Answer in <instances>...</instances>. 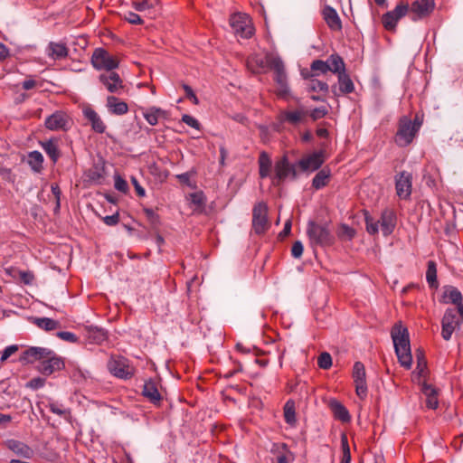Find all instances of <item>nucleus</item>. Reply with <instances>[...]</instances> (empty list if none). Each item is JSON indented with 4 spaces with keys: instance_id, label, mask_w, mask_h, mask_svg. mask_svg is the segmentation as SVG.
I'll return each mask as SVG.
<instances>
[{
    "instance_id": "nucleus-20",
    "label": "nucleus",
    "mask_w": 463,
    "mask_h": 463,
    "mask_svg": "<svg viewBox=\"0 0 463 463\" xmlns=\"http://www.w3.org/2000/svg\"><path fill=\"white\" fill-rule=\"evenodd\" d=\"M5 447L10 449L14 454H15L18 457L31 459L34 456L33 449L29 447L27 444L16 440V439H7L5 442Z\"/></svg>"
},
{
    "instance_id": "nucleus-5",
    "label": "nucleus",
    "mask_w": 463,
    "mask_h": 463,
    "mask_svg": "<svg viewBox=\"0 0 463 463\" xmlns=\"http://www.w3.org/2000/svg\"><path fill=\"white\" fill-rule=\"evenodd\" d=\"M107 367L113 376L123 380L130 379L135 373V369L128 359L118 354L110 355Z\"/></svg>"
},
{
    "instance_id": "nucleus-60",
    "label": "nucleus",
    "mask_w": 463,
    "mask_h": 463,
    "mask_svg": "<svg viewBox=\"0 0 463 463\" xmlns=\"http://www.w3.org/2000/svg\"><path fill=\"white\" fill-rule=\"evenodd\" d=\"M192 203L196 206H202L204 203V196L202 193H194L190 194Z\"/></svg>"
},
{
    "instance_id": "nucleus-1",
    "label": "nucleus",
    "mask_w": 463,
    "mask_h": 463,
    "mask_svg": "<svg viewBox=\"0 0 463 463\" xmlns=\"http://www.w3.org/2000/svg\"><path fill=\"white\" fill-rule=\"evenodd\" d=\"M22 360L33 364L39 362L38 370L44 375L61 371L64 368V362L54 351L45 347H30L23 353Z\"/></svg>"
},
{
    "instance_id": "nucleus-61",
    "label": "nucleus",
    "mask_w": 463,
    "mask_h": 463,
    "mask_svg": "<svg viewBox=\"0 0 463 463\" xmlns=\"http://www.w3.org/2000/svg\"><path fill=\"white\" fill-rule=\"evenodd\" d=\"M183 88L184 90L186 98L189 99L190 100H192V102L194 104L197 105L199 103V100H198L196 95L194 94L193 89L186 84H184L183 86Z\"/></svg>"
},
{
    "instance_id": "nucleus-54",
    "label": "nucleus",
    "mask_w": 463,
    "mask_h": 463,
    "mask_svg": "<svg viewBox=\"0 0 463 463\" xmlns=\"http://www.w3.org/2000/svg\"><path fill=\"white\" fill-rule=\"evenodd\" d=\"M182 121L193 128L200 129L201 125L199 121L190 115H183Z\"/></svg>"
},
{
    "instance_id": "nucleus-38",
    "label": "nucleus",
    "mask_w": 463,
    "mask_h": 463,
    "mask_svg": "<svg viewBox=\"0 0 463 463\" xmlns=\"http://www.w3.org/2000/svg\"><path fill=\"white\" fill-rule=\"evenodd\" d=\"M43 156L39 151L30 152L28 155V164L32 169L39 173L43 168Z\"/></svg>"
},
{
    "instance_id": "nucleus-48",
    "label": "nucleus",
    "mask_w": 463,
    "mask_h": 463,
    "mask_svg": "<svg viewBox=\"0 0 463 463\" xmlns=\"http://www.w3.org/2000/svg\"><path fill=\"white\" fill-rule=\"evenodd\" d=\"M48 408L52 413L59 416H65L68 413L67 410L64 409L61 404H59L55 402H49Z\"/></svg>"
},
{
    "instance_id": "nucleus-44",
    "label": "nucleus",
    "mask_w": 463,
    "mask_h": 463,
    "mask_svg": "<svg viewBox=\"0 0 463 463\" xmlns=\"http://www.w3.org/2000/svg\"><path fill=\"white\" fill-rule=\"evenodd\" d=\"M317 364L322 369H329L332 366L331 355L326 352L322 353L317 358Z\"/></svg>"
},
{
    "instance_id": "nucleus-40",
    "label": "nucleus",
    "mask_w": 463,
    "mask_h": 463,
    "mask_svg": "<svg viewBox=\"0 0 463 463\" xmlns=\"http://www.w3.org/2000/svg\"><path fill=\"white\" fill-rule=\"evenodd\" d=\"M311 74L310 77H316L319 74H325L329 71L330 68L326 61L315 60L310 65Z\"/></svg>"
},
{
    "instance_id": "nucleus-47",
    "label": "nucleus",
    "mask_w": 463,
    "mask_h": 463,
    "mask_svg": "<svg viewBox=\"0 0 463 463\" xmlns=\"http://www.w3.org/2000/svg\"><path fill=\"white\" fill-rule=\"evenodd\" d=\"M327 112L328 111L326 108L322 106L312 109L310 112H308V115L314 121H316L317 119L324 118L327 114Z\"/></svg>"
},
{
    "instance_id": "nucleus-33",
    "label": "nucleus",
    "mask_w": 463,
    "mask_h": 463,
    "mask_svg": "<svg viewBox=\"0 0 463 463\" xmlns=\"http://www.w3.org/2000/svg\"><path fill=\"white\" fill-rule=\"evenodd\" d=\"M42 147L53 163L58 161L61 153L55 140L50 139L42 143Z\"/></svg>"
},
{
    "instance_id": "nucleus-52",
    "label": "nucleus",
    "mask_w": 463,
    "mask_h": 463,
    "mask_svg": "<svg viewBox=\"0 0 463 463\" xmlns=\"http://www.w3.org/2000/svg\"><path fill=\"white\" fill-rule=\"evenodd\" d=\"M18 350V346L16 345H12L5 348L0 356V362H5L12 354H14Z\"/></svg>"
},
{
    "instance_id": "nucleus-16",
    "label": "nucleus",
    "mask_w": 463,
    "mask_h": 463,
    "mask_svg": "<svg viewBox=\"0 0 463 463\" xmlns=\"http://www.w3.org/2000/svg\"><path fill=\"white\" fill-rule=\"evenodd\" d=\"M325 162V156L323 151H316L304 157L298 162V166L301 171H316Z\"/></svg>"
},
{
    "instance_id": "nucleus-6",
    "label": "nucleus",
    "mask_w": 463,
    "mask_h": 463,
    "mask_svg": "<svg viewBox=\"0 0 463 463\" xmlns=\"http://www.w3.org/2000/svg\"><path fill=\"white\" fill-rule=\"evenodd\" d=\"M307 234L312 244L331 246L335 241L334 235L326 224H318L315 222H309L307 224Z\"/></svg>"
},
{
    "instance_id": "nucleus-39",
    "label": "nucleus",
    "mask_w": 463,
    "mask_h": 463,
    "mask_svg": "<svg viewBox=\"0 0 463 463\" xmlns=\"http://www.w3.org/2000/svg\"><path fill=\"white\" fill-rule=\"evenodd\" d=\"M426 279L429 283V286L433 288H437L439 286L437 280V267L436 263L433 260H430L428 262V268L426 271Z\"/></svg>"
},
{
    "instance_id": "nucleus-35",
    "label": "nucleus",
    "mask_w": 463,
    "mask_h": 463,
    "mask_svg": "<svg viewBox=\"0 0 463 463\" xmlns=\"http://www.w3.org/2000/svg\"><path fill=\"white\" fill-rule=\"evenodd\" d=\"M259 166L260 178L270 176L271 160L267 153H260L259 157Z\"/></svg>"
},
{
    "instance_id": "nucleus-23",
    "label": "nucleus",
    "mask_w": 463,
    "mask_h": 463,
    "mask_svg": "<svg viewBox=\"0 0 463 463\" xmlns=\"http://www.w3.org/2000/svg\"><path fill=\"white\" fill-rule=\"evenodd\" d=\"M106 107L110 114L118 116L125 115L128 111V104L113 95L107 97Z\"/></svg>"
},
{
    "instance_id": "nucleus-9",
    "label": "nucleus",
    "mask_w": 463,
    "mask_h": 463,
    "mask_svg": "<svg viewBox=\"0 0 463 463\" xmlns=\"http://www.w3.org/2000/svg\"><path fill=\"white\" fill-rule=\"evenodd\" d=\"M307 116L308 111L305 108L299 107L295 109L280 110L277 116V120L279 125L287 123L296 127L305 123Z\"/></svg>"
},
{
    "instance_id": "nucleus-53",
    "label": "nucleus",
    "mask_w": 463,
    "mask_h": 463,
    "mask_svg": "<svg viewBox=\"0 0 463 463\" xmlns=\"http://www.w3.org/2000/svg\"><path fill=\"white\" fill-rule=\"evenodd\" d=\"M114 186L118 191L122 193H127V191L128 190V184L127 181L119 175H117L115 177Z\"/></svg>"
},
{
    "instance_id": "nucleus-3",
    "label": "nucleus",
    "mask_w": 463,
    "mask_h": 463,
    "mask_svg": "<svg viewBox=\"0 0 463 463\" xmlns=\"http://www.w3.org/2000/svg\"><path fill=\"white\" fill-rule=\"evenodd\" d=\"M398 361L402 366L410 369L412 364L409 332L401 323L395 324L391 331Z\"/></svg>"
},
{
    "instance_id": "nucleus-28",
    "label": "nucleus",
    "mask_w": 463,
    "mask_h": 463,
    "mask_svg": "<svg viewBox=\"0 0 463 463\" xmlns=\"http://www.w3.org/2000/svg\"><path fill=\"white\" fill-rule=\"evenodd\" d=\"M142 394L155 404L160 402L162 399L157 383L151 379L145 382Z\"/></svg>"
},
{
    "instance_id": "nucleus-42",
    "label": "nucleus",
    "mask_w": 463,
    "mask_h": 463,
    "mask_svg": "<svg viewBox=\"0 0 463 463\" xmlns=\"http://www.w3.org/2000/svg\"><path fill=\"white\" fill-rule=\"evenodd\" d=\"M35 323L40 328L45 331L54 330L60 326L58 321L48 317L37 318Z\"/></svg>"
},
{
    "instance_id": "nucleus-24",
    "label": "nucleus",
    "mask_w": 463,
    "mask_h": 463,
    "mask_svg": "<svg viewBox=\"0 0 463 463\" xmlns=\"http://www.w3.org/2000/svg\"><path fill=\"white\" fill-rule=\"evenodd\" d=\"M322 14L325 22L332 31H340L342 29V22L335 9L326 5L324 7Z\"/></svg>"
},
{
    "instance_id": "nucleus-37",
    "label": "nucleus",
    "mask_w": 463,
    "mask_h": 463,
    "mask_svg": "<svg viewBox=\"0 0 463 463\" xmlns=\"http://www.w3.org/2000/svg\"><path fill=\"white\" fill-rule=\"evenodd\" d=\"M284 419L289 425H294L297 421L295 402L288 400L284 405Z\"/></svg>"
},
{
    "instance_id": "nucleus-15",
    "label": "nucleus",
    "mask_w": 463,
    "mask_h": 463,
    "mask_svg": "<svg viewBox=\"0 0 463 463\" xmlns=\"http://www.w3.org/2000/svg\"><path fill=\"white\" fill-rule=\"evenodd\" d=\"M396 194L401 199H408L411 194L412 175L411 173L402 171L395 177Z\"/></svg>"
},
{
    "instance_id": "nucleus-27",
    "label": "nucleus",
    "mask_w": 463,
    "mask_h": 463,
    "mask_svg": "<svg viewBox=\"0 0 463 463\" xmlns=\"http://www.w3.org/2000/svg\"><path fill=\"white\" fill-rule=\"evenodd\" d=\"M46 52L53 60H61L68 56L69 49L65 43L51 42L47 46Z\"/></svg>"
},
{
    "instance_id": "nucleus-32",
    "label": "nucleus",
    "mask_w": 463,
    "mask_h": 463,
    "mask_svg": "<svg viewBox=\"0 0 463 463\" xmlns=\"http://www.w3.org/2000/svg\"><path fill=\"white\" fill-rule=\"evenodd\" d=\"M328 66L330 68L329 71L339 75L342 72L345 71V64L342 57L336 53L331 54L327 60Z\"/></svg>"
},
{
    "instance_id": "nucleus-25",
    "label": "nucleus",
    "mask_w": 463,
    "mask_h": 463,
    "mask_svg": "<svg viewBox=\"0 0 463 463\" xmlns=\"http://www.w3.org/2000/svg\"><path fill=\"white\" fill-rule=\"evenodd\" d=\"M67 124L68 118L61 111L53 113L45 120V127L50 130H63L66 128Z\"/></svg>"
},
{
    "instance_id": "nucleus-21",
    "label": "nucleus",
    "mask_w": 463,
    "mask_h": 463,
    "mask_svg": "<svg viewBox=\"0 0 463 463\" xmlns=\"http://www.w3.org/2000/svg\"><path fill=\"white\" fill-rule=\"evenodd\" d=\"M83 115L91 126V129L99 134H103L106 131V124L100 116L90 107L83 109Z\"/></svg>"
},
{
    "instance_id": "nucleus-49",
    "label": "nucleus",
    "mask_w": 463,
    "mask_h": 463,
    "mask_svg": "<svg viewBox=\"0 0 463 463\" xmlns=\"http://www.w3.org/2000/svg\"><path fill=\"white\" fill-rule=\"evenodd\" d=\"M299 388V394L301 396L307 397L309 393V389L307 386L306 383H301L300 381H298L295 385H289V392H295Z\"/></svg>"
},
{
    "instance_id": "nucleus-12",
    "label": "nucleus",
    "mask_w": 463,
    "mask_h": 463,
    "mask_svg": "<svg viewBox=\"0 0 463 463\" xmlns=\"http://www.w3.org/2000/svg\"><path fill=\"white\" fill-rule=\"evenodd\" d=\"M435 5L434 0H414L409 5L408 14L411 20L416 22L429 17L433 13Z\"/></svg>"
},
{
    "instance_id": "nucleus-45",
    "label": "nucleus",
    "mask_w": 463,
    "mask_h": 463,
    "mask_svg": "<svg viewBox=\"0 0 463 463\" xmlns=\"http://www.w3.org/2000/svg\"><path fill=\"white\" fill-rule=\"evenodd\" d=\"M132 5L138 12H143L154 6L152 0H133Z\"/></svg>"
},
{
    "instance_id": "nucleus-22",
    "label": "nucleus",
    "mask_w": 463,
    "mask_h": 463,
    "mask_svg": "<svg viewBox=\"0 0 463 463\" xmlns=\"http://www.w3.org/2000/svg\"><path fill=\"white\" fill-rule=\"evenodd\" d=\"M396 214L392 209H385L381 214L379 222L381 224V230L384 236H389L394 231L396 226Z\"/></svg>"
},
{
    "instance_id": "nucleus-43",
    "label": "nucleus",
    "mask_w": 463,
    "mask_h": 463,
    "mask_svg": "<svg viewBox=\"0 0 463 463\" xmlns=\"http://www.w3.org/2000/svg\"><path fill=\"white\" fill-rule=\"evenodd\" d=\"M341 446H342V458L340 463H350L351 462V452L348 444V439L345 434H343L341 437Z\"/></svg>"
},
{
    "instance_id": "nucleus-50",
    "label": "nucleus",
    "mask_w": 463,
    "mask_h": 463,
    "mask_svg": "<svg viewBox=\"0 0 463 463\" xmlns=\"http://www.w3.org/2000/svg\"><path fill=\"white\" fill-rule=\"evenodd\" d=\"M51 190H52V194L55 197L56 203H55L54 212L57 213L61 207L60 201H61V192L60 186L57 184H52L51 186Z\"/></svg>"
},
{
    "instance_id": "nucleus-63",
    "label": "nucleus",
    "mask_w": 463,
    "mask_h": 463,
    "mask_svg": "<svg viewBox=\"0 0 463 463\" xmlns=\"http://www.w3.org/2000/svg\"><path fill=\"white\" fill-rule=\"evenodd\" d=\"M131 183L135 188V191L137 193V194L139 196V197H144L146 195V190L140 185L139 182L137 181V179L134 176L131 177Z\"/></svg>"
},
{
    "instance_id": "nucleus-59",
    "label": "nucleus",
    "mask_w": 463,
    "mask_h": 463,
    "mask_svg": "<svg viewBox=\"0 0 463 463\" xmlns=\"http://www.w3.org/2000/svg\"><path fill=\"white\" fill-rule=\"evenodd\" d=\"M340 236L345 237L348 240H352L355 235V231L346 224L341 226Z\"/></svg>"
},
{
    "instance_id": "nucleus-2",
    "label": "nucleus",
    "mask_w": 463,
    "mask_h": 463,
    "mask_svg": "<svg viewBox=\"0 0 463 463\" xmlns=\"http://www.w3.org/2000/svg\"><path fill=\"white\" fill-rule=\"evenodd\" d=\"M423 124V115L417 113L413 119L408 116L400 118L397 132L394 137L395 144L400 147L410 146L417 137Z\"/></svg>"
},
{
    "instance_id": "nucleus-64",
    "label": "nucleus",
    "mask_w": 463,
    "mask_h": 463,
    "mask_svg": "<svg viewBox=\"0 0 463 463\" xmlns=\"http://www.w3.org/2000/svg\"><path fill=\"white\" fill-rule=\"evenodd\" d=\"M144 213L153 224L158 222V215L155 213L153 209L145 208Z\"/></svg>"
},
{
    "instance_id": "nucleus-51",
    "label": "nucleus",
    "mask_w": 463,
    "mask_h": 463,
    "mask_svg": "<svg viewBox=\"0 0 463 463\" xmlns=\"http://www.w3.org/2000/svg\"><path fill=\"white\" fill-rule=\"evenodd\" d=\"M124 19L131 24H142L143 20L141 17L134 12H127L124 14Z\"/></svg>"
},
{
    "instance_id": "nucleus-18",
    "label": "nucleus",
    "mask_w": 463,
    "mask_h": 463,
    "mask_svg": "<svg viewBox=\"0 0 463 463\" xmlns=\"http://www.w3.org/2000/svg\"><path fill=\"white\" fill-rule=\"evenodd\" d=\"M99 80L110 93L120 94L124 89L121 78L115 71L101 73Z\"/></svg>"
},
{
    "instance_id": "nucleus-31",
    "label": "nucleus",
    "mask_w": 463,
    "mask_h": 463,
    "mask_svg": "<svg viewBox=\"0 0 463 463\" xmlns=\"http://www.w3.org/2000/svg\"><path fill=\"white\" fill-rule=\"evenodd\" d=\"M329 405L335 419L343 422H348L351 420L347 409L342 403H340L336 400H333L330 402Z\"/></svg>"
},
{
    "instance_id": "nucleus-17",
    "label": "nucleus",
    "mask_w": 463,
    "mask_h": 463,
    "mask_svg": "<svg viewBox=\"0 0 463 463\" xmlns=\"http://www.w3.org/2000/svg\"><path fill=\"white\" fill-rule=\"evenodd\" d=\"M271 463H293L295 456L285 443H275L271 448Z\"/></svg>"
},
{
    "instance_id": "nucleus-11",
    "label": "nucleus",
    "mask_w": 463,
    "mask_h": 463,
    "mask_svg": "<svg viewBox=\"0 0 463 463\" xmlns=\"http://www.w3.org/2000/svg\"><path fill=\"white\" fill-rule=\"evenodd\" d=\"M271 70L274 71V80L278 85V94L285 97L289 92L288 78L285 71L284 62L280 58H271Z\"/></svg>"
},
{
    "instance_id": "nucleus-8",
    "label": "nucleus",
    "mask_w": 463,
    "mask_h": 463,
    "mask_svg": "<svg viewBox=\"0 0 463 463\" xmlns=\"http://www.w3.org/2000/svg\"><path fill=\"white\" fill-rule=\"evenodd\" d=\"M229 23L233 32L241 38L249 39L254 33L250 18L246 14L236 13L232 14Z\"/></svg>"
},
{
    "instance_id": "nucleus-30",
    "label": "nucleus",
    "mask_w": 463,
    "mask_h": 463,
    "mask_svg": "<svg viewBox=\"0 0 463 463\" xmlns=\"http://www.w3.org/2000/svg\"><path fill=\"white\" fill-rule=\"evenodd\" d=\"M85 337L90 344H99L106 339V333L103 329L97 326H88L85 328Z\"/></svg>"
},
{
    "instance_id": "nucleus-62",
    "label": "nucleus",
    "mask_w": 463,
    "mask_h": 463,
    "mask_svg": "<svg viewBox=\"0 0 463 463\" xmlns=\"http://www.w3.org/2000/svg\"><path fill=\"white\" fill-rule=\"evenodd\" d=\"M103 222L109 226H114L118 223L119 222V214L117 213L112 215H108L103 217Z\"/></svg>"
},
{
    "instance_id": "nucleus-7",
    "label": "nucleus",
    "mask_w": 463,
    "mask_h": 463,
    "mask_svg": "<svg viewBox=\"0 0 463 463\" xmlns=\"http://www.w3.org/2000/svg\"><path fill=\"white\" fill-rule=\"evenodd\" d=\"M91 64L99 71L105 70L107 71L106 72H109L118 67L119 61L116 56L111 55L105 49L97 48L92 53Z\"/></svg>"
},
{
    "instance_id": "nucleus-26",
    "label": "nucleus",
    "mask_w": 463,
    "mask_h": 463,
    "mask_svg": "<svg viewBox=\"0 0 463 463\" xmlns=\"http://www.w3.org/2000/svg\"><path fill=\"white\" fill-rule=\"evenodd\" d=\"M338 78V92L335 88H333L335 96L350 94L354 90V85L350 76L346 72H342L337 75Z\"/></svg>"
},
{
    "instance_id": "nucleus-4",
    "label": "nucleus",
    "mask_w": 463,
    "mask_h": 463,
    "mask_svg": "<svg viewBox=\"0 0 463 463\" xmlns=\"http://www.w3.org/2000/svg\"><path fill=\"white\" fill-rule=\"evenodd\" d=\"M297 167H298V163L291 164L285 154L275 162L272 184L280 185L288 178L295 180L298 176Z\"/></svg>"
},
{
    "instance_id": "nucleus-10",
    "label": "nucleus",
    "mask_w": 463,
    "mask_h": 463,
    "mask_svg": "<svg viewBox=\"0 0 463 463\" xmlns=\"http://www.w3.org/2000/svg\"><path fill=\"white\" fill-rule=\"evenodd\" d=\"M269 227L268 206L265 203H256L252 210V228L257 234L264 233Z\"/></svg>"
},
{
    "instance_id": "nucleus-14",
    "label": "nucleus",
    "mask_w": 463,
    "mask_h": 463,
    "mask_svg": "<svg viewBox=\"0 0 463 463\" xmlns=\"http://www.w3.org/2000/svg\"><path fill=\"white\" fill-rule=\"evenodd\" d=\"M409 11L408 4H399L396 7L391 11L387 12L383 15L382 23L383 27L388 31H393L397 25L398 21L405 16Z\"/></svg>"
},
{
    "instance_id": "nucleus-57",
    "label": "nucleus",
    "mask_w": 463,
    "mask_h": 463,
    "mask_svg": "<svg viewBox=\"0 0 463 463\" xmlns=\"http://www.w3.org/2000/svg\"><path fill=\"white\" fill-rule=\"evenodd\" d=\"M57 336L64 341L70 342V343H76L78 340V337L75 334L68 331H61L57 333Z\"/></svg>"
},
{
    "instance_id": "nucleus-19",
    "label": "nucleus",
    "mask_w": 463,
    "mask_h": 463,
    "mask_svg": "<svg viewBox=\"0 0 463 463\" xmlns=\"http://www.w3.org/2000/svg\"><path fill=\"white\" fill-rule=\"evenodd\" d=\"M271 58H279L277 55H274L272 53H268L265 56H259L254 55L251 56L248 60V67L254 72V73H261L263 71H266L267 70H271Z\"/></svg>"
},
{
    "instance_id": "nucleus-58",
    "label": "nucleus",
    "mask_w": 463,
    "mask_h": 463,
    "mask_svg": "<svg viewBox=\"0 0 463 463\" xmlns=\"http://www.w3.org/2000/svg\"><path fill=\"white\" fill-rule=\"evenodd\" d=\"M45 380L41 377H35L27 383V387L37 390L44 386Z\"/></svg>"
},
{
    "instance_id": "nucleus-36",
    "label": "nucleus",
    "mask_w": 463,
    "mask_h": 463,
    "mask_svg": "<svg viewBox=\"0 0 463 463\" xmlns=\"http://www.w3.org/2000/svg\"><path fill=\"white\" fill-rule=\"evenodd\" d=\"M330 177V171L326 169L320 170L312 180V186L317 190L325 187Z\"/></svg>"
},
{
    "instance_id": "nucleus-56",
    "label": "nucleus",
    "mask_w": 463,
    "mask_h": 463,
    "mask_svg": "<svg viewBox=\"0 0 463 463\" xmlns=\"http://www.w3.org/2000/svg\"><path fill=\"white\" fill-rule=\"evenodd\" d=\"M303 250L304 247L302 242L300 241H297L292 245L291 255L296 259H299L303 254Z\"/></svg>"
},
{
    "instance_id": "nucleus-34",
    "label": "nucleus",
    "mask_w": 463,
    "mask_h": 463,
    "mask_svg": "<svg viewBox=\"0 0 463 463\" xmlns=\"http://www.w3.org/2000/svg\"><path fill=\"white\" fill-rule=\"evenodd\" d=\"M143 116L146 118V120L148 122V124H150L151 126H156L158 123V119L160 118L165 117V110H163L159 108L152 107V108L146 109L143 113Z\"/></svg>"
},
{
    "instance_id": "nucleus-55",
    "label": "nucleus",
    "mask_w": 463,
    "mask_h": 463,
    "mask_svg": "<svg viewBox=\"0 0 463 463\" xmlns=\"http://www.w3.org/2000/svg\"><path fill=\"white\" fill-rule=\"evenodd\" d=\"M426 367H427V363L424 360L422 354H418V364H417L416 371L420 377H422L425 375Z\"/></svg>"
},
{
    "instance_id": "nucleus-29",
    "label": "nucleus",
    "mask_w": 463,
    "mask_h": 463,
    "mask_svg": "<svg viewBox=\"0 0 463 463\" xmlns=\"http://www.w3.org/2000/svg\"><path fill=\"white\" fill-rule=\"evenodd\" d=\"M422 393L426 396V406L429 409L435 410L438 408V391L432 385L424 383L421 387Z\"/></svg>"
},
{
    "instance_id": "nucleus-41",
    "label": "nucleus",
    "mask_w": 463,
    "mask_h": 463,
    "mask_svg": "<svg viewBox=\"0 0 463 463\" xmlns=\"http://www.w3.org/2000/svg\"><path fill=\"white\" fill-rule=\"evenodd\" d=\"M307 79H309V81L307 83V90L308 91H323L327 92L328 91V85L326 82L318 80L315 79L314 77H310V75L306 76Z\"/></svg>"
},
{
    "instance_id": "nucleus-13",
    "label": "nucleus",
    "mask_w": 463,
    "mask_h": 463,
    "mask_svg": "<svg viewBox=\"0 0 463 463\" xmlns=\"http://www.w3.org/2000/svg\"><path fill=\"white\" fill-rule=\"evenodd\" d=\"M352 377L354 380L355 393L361 399L367 397L366 373L363 363L355 362L353 366Z\"/></svg>"
},
{
    "instance_id": "nucleus-46",
    "label": "nucleus",
    "mask_w": 463,
    "mask_h": 463,
    "mask_svg": "<svg viewBox=\"0 0 463 463\" xmlns=\"http://www.w3.org/2000/svg\"><path fill=\"white\" fill-rule=\"evenodd\" d=\"M379 221L374 222L373 218L366 216L365 217V224H366V231L368 233L373 235L376 234L379 231Z\"/></svg>"
}]
</instances>
